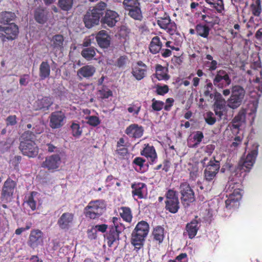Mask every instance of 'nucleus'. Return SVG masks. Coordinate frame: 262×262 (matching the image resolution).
I'll list each match as a JSON object with an SVG mask.
<instances>
[{
    "label": "nucleus",
    "mask_w": 262,
    "mask_h": 262,
    "mask_svg": "<svg viewBox=\"0 0 262 262\" xmlns=\"http://www.w3.org/2000/svg\"><path fill=\"white\" fill-rule=\"evenodd\" d=\"M258 145L254 143L245 157H243L236 170L232 172L229 181L226 186V206L229 209L236 208L242 198V190L240 188L243 171L249 172L253 167L258 154Z\"/></svg>",
    "instance_id": "1"
},
{
    "label": "nucleus",
    "mask_w": 262,
    "mask_h": 262,
    "mask_svg": "<svg viewBox=\"0 0 262 262\" xmlns=\"http://www.w3.org/2000/svg\"><path fill=\"white\" fill-rule=\"evenodd\" d=\"M106 7V3L100 2L92 9H89L83 18L85 27L90 29L96 25H98L100 21V18L104 14V10Z\"/></svg>",
    "instance_id": "2"
},
{
    "label": "nucleus",
    "mask_w": 262,
    "mask_h": 262,
    "mask_svg": "<svg viewBox=\"0 0 262 262\" xmlns=\"http://www.w3.org/2000/svg\"><path fill=\"white\" fill-rule=\"evenodd\" d=\"M212 83H208L205 94L206 96H210L214 101L213 110L215 115L220 118L224 115L227 111L228 105H226L225 100L223 98L220 93L218 92L211 93L210 89H212Z\"/></svg>",
    "instance_id": "3"
},
{
    "label": "nucleus",
    "mask_w": 262,
    "mask_h": 262,
    "mask_svg": "<svg viewBox=\"0 0 262 262\" xmlns=\"http://www.w3.org/2000/svg\"><path fill=\"white\" fill-rule=\"evenodd\" d=\"M33 139L34 135L29 132L24 133L21 136L19 149L23 155L29 157H34L38 152V148L34 142Z\"/></svg>",
    "instance_id": "4"
},
{
    "label": "nucleus",
    "mask_w": 262,
    "mask_h": 262,
    "mask_svg": "<svg viewBox=\"0 0 262 262\" xmlns=\"http://www.w3.org/2000/svg\"><path fill=\"white\" fill-rule=\"evenodd\" d=\"M149 232V225L145 221H141L136 225L132 234V243L134 246L143 245Z\"/></svg>",
    "instance_id": "5"
},
{
    "label": "nucleus",
    "mask_w": 262,
    "mask_h": 262,
    "mask_svg": "<svg viewBox=\"0 0 262 262\" xmlns=\"http://www.w3.org/2000/svg\"><path fill=\"white\" fill-rule=\"evenodd\" d=\"M105 209V204L103 200L91 201L84 209L86 216L96 219L100 216Z\"/></svg>",
    "instance_id": "6"
},
{
    "label": "nucleus",
    "mask_w": 262,
    "mask_h": 262,
    "mask_svg": "<svg viewBox=\"0 0 262 262\" xmlns=\"http://www.w3.org/2000/svg\"><path fill=\"white\" fill-rule=\"evenodd\" d=\"M18 33V27L13 23L6 27L0 26V38L3 41L14 40L17 38Z\"/></svg>",
    "instance_id": "7"
},
{
    "label": "nucleus",
    "mask_w": 262,
    "mask_h": 262,
    "mask_svg": "<svg viewBox=\"0 0 262 262\" xmlns=\"http://www.w3.org/2000/svg\"><path fill=\"white\" fill-rule=\"evenodd\" d=\"M244 95L245 91L242 87L238 85L232 86L231 96L228 103V107L232 109L237 108L241 104Z\"/></svg>",
    "instance_id": "8"
},
{
    "label": "nucleus",
    "mask_w": 262,
    "mask_h": 262,
    "mask_svg": "<svg viewBox=\"0 0 262 262\" xmlns=\"http://www.w3.org/2000/svg\"><path fill=\"white\" fill-rule=\"evenodd\" d=\"M159 26L165 29L172 36H178L179 38H182L180 34L177 32V27L174 21H171L169 16L160 17L157 21Z\"/></svg>",
    "instance_id": "9"
},
{
    "label": "nucleus",
    "mask_w": 262,
    "mask_h": 262,
    "mask_svg": "<svg viewBox=\"0 0 262 262\" xmlns=\"http://www.w3.org/2000/svg\"><path fill=\"white\" fill-rule=\"evenodd\" d=\"M220 164L219 160H216L213 157V160H210L208 164L204 170L205 180L208 182L212 181L215 178L219 169Z\"/></svg>",
    "instance_id": "10"
},
{
    "label": "nucleus",
    "mask_w": 262,
    "mask_h": 262,
    "mask_svg": "<svg viewBox=\"0 0 262 262\" xmlns=\"http://www.w3.org/2000/svg\"><path fill=\"white\" fill-rule=\"evenodd\" d=\"M166 208L170 212L176 213L179 208V202L176 192L169 190L166 193Z\"/></svg>",
    "instance_id": "11"
},
{
    "label": "nucleus",
    "mask_w": 262,
    "mask_h": 262,
    "mask_svg": "<svg viewBox=\"0 0 262 262\" xmlns=\"http://www.w3.org/2000/svg\"><path fill=\"white\" fill-rule=\"evenodd\" d=\"M180 191L181 194V201L186 205H188L194 200V192L191 187L186 182L182 183L180 186Z\"/></svg>",
    "instance_id": "12"
},
{
    "label": "nucleus",
    "mask_w": 262,
    "mask_h": 262,
    "mask_svg": "<svg viewBox=\"0 0 262 262\" xmlns=\"http://www.w3.org/2000/svg\"><path fill=\"white\" fill-rule=\"evenodd\" d=\"M15 185V182L10 179L5 181L2 189V195L0 197V203H6L11 200Z\"/></svg>",
    "instance_id": "13"
},
{
    "label": "nucleus",
    "mask_w": 262,
    "mask_h": 262,
    "mask_svg": "<svg viewBox=\"0 0 262 262\" xmlns=\"http://www.w3.org/2000/svg\"><path fill=\"white\" fill-rule=\"evenodd\" d=\"M119 17V15L117 12L107 9L105 11L104 16L101 18L100 22L104 28L106 27L112 28L116 25Z\"/></svg>",
    "instance_id": "14"
},
{
    "label": "nucleus",
    "mask_w": 262,
    "mask_h": 262,
    "mask_svg": "<svg viewBox=\"0 0 262 262\" xmlns=\"http://www.w3.org/2000/svg\"><path fill=\"white\" fill-rule=\"evenodd\" d=\"M44 234L38 229H34L31 231L28 241V245L33 249L37 248L43 244Z\"/></svg>",
    "instance_id": "15"
},
{
    "label": "nucleus",
    "mask_w": 262,
    "mask_h": 262,
    "mask_svg": "<svg viewBox=\"0 0 262 262\" xmlns=\"http://www.w3.org/2000/svg\"><path fill=\"white\" fill-rule=\"evenodd\" d=\"M61 163V158L59 155H53L46 158L41 166L49 170H54L58 168Z\"/></svg>",
    "instance_id": "16"
},
{
    "label": "nucleus",
    "mask_w": 262,
    "mask_h": 262,
    "mask_svg": "<svg viewBox=\"0 0 262 262\" xmlns=\"http://www.w3.org/2000/svg\"><path fill=\"white\" fill-rule=\"evenodd\" d=\"M66 116L61 111L52 113L50 117V125L52 128H58L64 124Z\"/></svg>",
    "instance_id": "17"
},
{
    "label": "nucleus",
    "mask_w": 262,
    "mask_h": 262,
    "mask_svg": "<svg viewBox=\"0 0 262 262\" xmlns=\"http://www.w3.org/2000/svg\"><path fill=\"white\" fill-rule=\"evenodd\" d=\"M251 67L253 70H248L247 73L250 75H256L255 79L253 78L252 81L253 82H262L261 63L259 56H257V59L251 63ZM251 81L252 79L250 78L249 82H251Z\"/></svg>",
    "instance_id": "18"
},
{
    "label": "nucleus",
    "mask_w": 262,
    "mask_h": 262,
    "mask_svg": "<svg viewBox=\"0 0 262 262\" xmlns=\"http://www.w3.org/2000/svg\"><path fill=\"white\" fill-rule=\"evenodd\" d=\"M147 66L142 61H138L133 65L132 74L138 80L142 79L146 75Z\"/></svg>",
    "instance_id": "19"
},
{
    "label": "nucleus",
    "mask_w": 262,
    "mask_h": 262,
    "mask_svg": "<svg viewBox=\"0 0 262 262\" xmlns=\"http://www.w3.org/2000/svg\"><path fill=\"white\" fill-rule=\"evenodd\" d=\"M132 194L135 200L143 199L147 195V188L146 185L143 183L134 184L132 186Z\"/></svg>",
    "instance_id": "20"
},
{
    "label": "nucleus",
    "mask_w": 262,
    "mask_h": 262,
    "mask_svg": "<svg viewBox=\"0 0 262 262\" xmlns=\"http://www.w3.org/2000/svg\"><path fill=\"white\" fill-rule=\"evenodd\" d=\"M74 214L70 212L63 213L59 218L57 224L61 229L68 230L73 224Z\"/></svg>",
    "instance_id": "21"
},
{
    "label": "nucleus",
    "mask_w": 262,
    "mask_h": 262,
    "mask_svg": "<svg viewBox=\"0 0 262 262\" xmlns=\"http://www.w3.org/2000/svg\"><path fill=\"white\" fill-rule=\"evenodd\" d=\"M124 229V226L117 227V229H115L113 227L110 228L109 232L106 236L107 243L109 247H111L114 243L119 240V233Z\"/></svg>",
    "instance_id": "22"
},
{
    "label": "nucleus",
    "mask_w": 262,
    "mask_h": 262,
    "mask_svg": "<svg viewBox=\"0 0 262 262\" xmlns=\"http://www.w3.org/2000/svg\"><path fill=\"white\" fill-rule=\"evenodd\" d=\"M157 78L158 80H168L170 76L168 74V70L167 67H163L161 64L156 66V72L152 76V79Z\"/></svg>",
    "instance_id": "23"
},
{
    "label": "nucleus",
    "mask_w": 262,
    "mask_h": 262,
    "mask_svg": "<svg viewBox=\"0 0 262 262\" xmlns=\"http://www.w3.org/2000/svg\"><path fill=\"white\" fill-rule=\"evenodd\" d=\"M143 127L137 124H132L128 126L126 130L125 133L131 138H140L143 134Z\"/></svg>",
    "instance_id": "24"
},
{
    "label": "nucleus",
    "mask_w": 262,
    "mask_h": 262,
    "mask_svg": "<svg viewBox=\"0 0 262 262\" xmlns=\"http://www.w3.org/2000/svg\"><path fill=\"white\" fill-rule=\"evenodd\" d=\"M96 41L101 48H107L110 45V38L105 30L100 31L96 35Z\"/></svg>",
    "instance_id": "25"
},
{
    "label": "nucleus",
    "mask_w": 262,
    "mask_h": 262,
    "mask_svg": "<svg viewBox=\"0 0 262 262\" xmlns=\"http://www.w3.org/2000/svg\"><path fill=\"white\" fill-rule=\"evenodd\" d=\"M200 226V222L199 220H193L187 224L186 226V232L184 234L187 233L190 238H193L196 235Z\"/></svg>",
    "instance_id": "26"
},
{
    "label": "nucleus",
    "mask_w": 262,
    "mask_h": 262,
    "mask_svg": "<svg viewBox=\"0 0 262 262\" xmlns=\"http://www.w3.org/2000/svg\"><path fill=\"white\" fill-rule=\"evenodd\" d=\"M125 10L127 12L128 15L134 19L140 21L142 19L143 16L140 3Z\"/></svg>",
    "instance_id": "27"
},
{
    "label": "nucleus",
    "mask_w": 262,
    "mask_h": 262,
    "mask_svg": "<svg viewBox=\"0 0 262 262\" xmlns=\"http://www.w3.org/2000/svg\"><path fill=\"white\" fill-rule=\"evenodd\" d=\"M48 12L43 7L36 8L34 12V18L36 22L40 24H45L47 20Z\"/></svg>",
    "instance_id": "28"
},
{
    "label": "nucleus",
    "mask_w": 262,
    "mask_h": 262,
    "mask_svg": "<svg viewBox=\"0 0 262 262\" xmlns=\"http://www.w3.org/2000/svg\"><path fill=\"white\" fill-rule=\"evenodd\" d=\"M96 71L95 67L92 65H86L80 68L77 71L78 76L81 77L89 78L92 77Z\"/></svg>",
    "instance_id": "29"
},
{
    "label": "nucleus",
    "mask_w": 262,
    "mask_h": 262,
    "mask_svg": "<svg viewBox=\"0 0 262 262\" xmlns=\"http://www.w3.org/2000/svg\"><path fill=\"white\" fill-rule=\"evenodd\" d=\"M162 46L163 44L160 37L156 36L152 38L149 46V49L152 54H156L159 53L162 49Z\"/></svg>",
    "instance_id": "30"
},
{
    "label": "nucleus",
    "mask_w": 262,
    "mask_h": 262,
    "mask_svg": "<svg viewBox=\"0 0 262 262\" xmlns=\"http://www.w3.org/2000/svg\"><path fill=\"white\" fill-rule=\"evenodd\" d=\"M52 102L51 98L48 97L38 98L34 103V106L36 110L42 108L48 109Z\"/></svg>",
    "instance_id": "31"
},
{
    "label": "nucleus",
    "mask_w": 262,
    "mask_h": 262,
    "mask_svg": "<svg viewBox=\"0 0 262 262\" xmlns=\"http://www.w3.org/2000/svg\"><path fill=\"white\" fill-rule=\"evenodd\" d=\"M141 154L151 162H155L157 158V154L152 146L147 145L141 151Z\"/></svg>",
    "instance_id": "32"
},
{
    "label": "nucleus",
    "mask_w": 262,
    "mask_h": 262,
    "mask_svg": "<svg viewBox=\"0 0 262 262\" xmlns=\"http://www.w3.org/2000/svg\"><path fill=\"white\" fill-rule=\"evenodd\" d=\"M204 135L201 132H196L192 136H190L188 139V144L189 147H195L201 143Z\"/></svg>",
    "instance_id": "33"
},
{
    "label": "nucleus",
    "mask_w": 262,
    "mask_h": 262,
    "mask_svg": "<svg viewBox=\"0 0 262 262\" xmlns=\"http://www.w3.org/2000/svg\"><path fill=\"white\" fill-rule=\"evenodd\" d=\"M16 18L14 12L10 11H3L0 13V24L9 25Z\"/></svg>",
    "instance_id": "34"
},
{
    "label": "nucleus",
    "mask_w": 262,
    "mask_h": 262,
    "mask_svg": "<svg viewBox=\"0 0 262 262\" xmlns=\"http://www.w3.org/2000/svg\"><path fill=\"white\" fill-rule=\"evenodd\" d=\"M64 37L61 34L54 35L51 39V47L53 49L61 50L63 48Z\"/></svg>",
    "instance_id": "35"
},
{
    "label": "nucleus",
    "mask_w": 262,
    "mask_h": 262,
    "mask_svg": "<svg viewBox=\"0 0 262 262\" xmlns=\"http://www.w3.org/2000/svg\"><path fill=\"white\" fill-rule=\"evenodd\" d=\"M257 106L258 102L255 101L250 103L246 110H242L245 112V115H247L252 122L256 116Z\"/></svg>",
    "instance_id": "36"
},
{
    "label": "nucleus",
    "mask_w": 262,
    "mask_h": 262,
    "mask_svg": "<svg viewBox=\"0 0 262 262\" xmlns=\"http://www.w3.org/2000/svg\"><path fill=\"white\" fill-rule=\"evenodd\" d=\"M39 75L41 80H44L50 76V66L47 61H42L41 63Z\"/></svg>",
    "instance_id": "37"
},
{
    "label": "nucleus",
    "mask_w": 262,
    "mask_h": 262,
    "mask_svg": "<svg viewBox=\"0 0 262 262\" xmlns=\"http://www.w3.org/2000/svg\"><path fill=\"white\" fill-rule=\"evenodd\" d=\"M74 0H58L57 6L62 11L69 12L73 7Z\"/></svg>",
    "instance_id": "38"
},
{
    "label": "nucleus",
    "mask_w": 262,
    "mask_h": 262,
    "mask_svg": "<svg viewBox=\"0 0 262 262\" xmlns=\"http://www.w3.org/2000/svg\"><path fill=\"white\" fill-rule=\"evenodd\" d=\"M211 8L214 9L218 13H222L224 10L223 0H204Z\"/></svg>",
    "instance_id": "39"
},
{
    "label": "nucleus",
    "mask_w": 262,
    "mask_h": 262,
    "mask_svg": "<svg viewBox=\"0 0 262 262\" xmlns=\"http://www.w3.org/2000/svg\"><path fill=\"white\" fill-rule=\"evenodd\" d=\"M210 28L205 25L201 24L196 25L195 26V31L196 35L203 38H207L208 37L210 32Z\"/></svg>",
    "instance_id": "40"
},
{
    "label": "nucleus",
    "mask_w": 262,
    "mask_h": 262,
    "mask_svg": "<svg viewBox=\"0 0 262 262\" xmlns=\"http://www.w3.org/2000/svg\"><path fill=\"white\" fill-rule=\"evenodd\" d=\"M229 70H220L217 71L216 75L214 79L213 82H220L221 80H224L225 82H231L229 76Z\"/></svg>",
    "instance_id": "41"
},
{
    "label": "nucleus",
    "mask_w": 262,
    "mask_h": 262,
    "mask_svg": "<svg viewBox=\"0 0 262 262\" xmlns=\"http://www.w3.org/2000/svg\"><path fill=\"white\" fill-rule=\"evenodd\" d=\"M145 161L142 158H136L133 161L134 164L136 165L135 169L141 172L145 171L147 169V165L145 164Z\"/></svg>",
    "instance_id": "42"
},
{
    "label": "nucleus",
    "mask_w": 262,
    "mask_h": 262,
    "mask_svg": "<svg viewBox=\"0 0 262 262\" xmlns=\"http://www.w3.org/2000/svg\"><path fill=\"white\" fill-rule=\"evenodd\" d=\"M121 217L127 222H130L132 220V214L130 209L126 207H122L119 209Z\"/></svg>",
    "instance_id": "43"
},
{
    "label": "nucleus",
    "mask_w": 262,
    "mask_h": 262,
    "mask_svg": "<svg viewBox=\"0 0 262 262\" xmlns=\"http://www.w3.org/2000/svg\"><path fill=\"white\" fill-rule=\"evenodd\" d=\"M152 235L154 239L161 243L162 242L164 237V228L161 226H157L154 228Z\"/></svg>",
    "instance_id": "44"
},
{
    "label": "nucleus",
    "mask_w": 262,
    "mask_h": 262,
    "mask_svg": "<svg viewBox=\"0 0 262 262\" xmlns=\"http://www.w3.org/2000/svg\"><path fill=\"white\" fill-rule=\"evenodd\" d=\"M245 112L241 111L239 112L238 114L234 117L233 120V127L235 128H238L242 125L245 121Z\"/></svg>",
    "instance_id": "45"
},
{
    "label": "nucleus",
    "mask_w": 262,
    "mask_h": 262,
    "mask_svg": "<svg viewBox=\"0 0 262 262\" xmlns=\"http://www.w3.org/2000/svg\"><path fill=\"white\" fill-rule=\"evenodd\" d=\"M81 54L87 60H92L96 55L95 48L93 47L84 48Z\"/></svg>",
    "instance_id": "46"
},
{
    "label": "nucleus",
    "mask_w": 262,
    "mask_h": 262,
    "mask_svg": "<svg viewBox=\"0 0 262 262\" xmlns=\"http://www.w3.org/2000/svg\"><path fill=\"white\" fill-rule=\"evenodd\" d=\"M252 13L255 16H259L261 12L260 0H255V3L251 5Z\"/></svg>",
    "instance_id": "47"
},
{
    "label": "nucleus",
    "mask_w": 262,
    "mask_h": 262,
    "mask_svg": "<svg viewBox=\"0 0 262 262\" xmlns=\"http://www.w3.org/2000/svg\"><path fill=\"white\" fill-rule=\"evenodd\" d=\"M71 129L73 136L76 138H79L81 136L82 129L80 126L79 124L76 121L72 122L71 125Z\"/></svg>",
    "instance_id": "48"
},
{
    "label": "nucleus",
    "mask_w": 262,
    "mask_h": 262,
    "mask_svg": "<svg viewBox=\"0 0 262 262\" xmlns=\"http://www.w3.org/2000/svg\"><path fill=\"white\" fill-rule=\"evenodd\" d=\"M86 123L91 126H96L100 123L99 118L96 116H86L84 117Z\"/></svg>",
    "instance_id": "49"
},
{
    "label": "nucleus",
    "mask_w": 262,
    "mask_h": 262,
    "mask_svg": "<svg viewBox=\"0 0 262 262\" xmlns=\"http://www.w3.org/2000/svg\"><path fill=\"white\" fill-rule=\"evenodd\" d=\"M37 194L36 192H33L31 195L29 197L28 201L26 204L28 205L32 210H34L36 207V201L35 200V195Z\"/></svg>",
    "instance_id": "50"
},
{
    "label": "nucleus",
    "mask_w": 262,
    "mask_h": 262,
    "mask_svg": "<svg viewBox=\"0 0 262 262\" xmlns=\"http://www.w3.org/2000/svg\"><path fill=\"white\" fill-rule=\"evenodd\" d=\"M164 103L160 100H157L155 98L152 99L151 107L155 111H160L164 108Z\"/></svg>",
    "instance_id": "51"
},
{
    "label": "nucleus",
    "mask_w": 262,
    "mask_h": 262,
    "mask_svg": "<svg viewBox=\"0 0 262 262\" xmlns=\"http://www.w3.org/2000/svg\"><path fill=\"white\" fill-rule=\"evenodd\" d=\"M11 145V140H7L0 142V154L7 151L10 147Z\"/></svg>",
    "instance_id": "52"
},
{
    "label": "nucleus",
    "mask_w": 262,
    "mask_h": 262,
    "mask_svg": "<svg viewBox=\"0 0 262 262\" xmlns=\"http://www.w3.org/2000/svg\"><path fill=\"white\" fill-rule=\"evenodd\" d=\"M156 92L160 95H164L166 94L169 90L168 87L166 85L157 84L155 86Z\"/></svg>",
    "instance_id": "53"
},
{
    "label": "nucleus",
    "mask_w": 262,
    "mask_h": 262,
    "mask_svg": "<svg viewBox=\"0 0 262 262\" xmlns=\"http://www.w3.org/2000/svg\"><path fill=\"white\" fill-rule=\"evenodd\" d=\"M205 120L206 123L209 125H213L216 122V119L213 113L207 112L205 116Z\"/></svg>",
    "instance_id": "54"
},
{
    "label": "nucleus",
    "mask_w": 262,
    "mask_h": 262,
    "mask_svg": "<svg viewBox=\"0 0 262 262\" xmlns=\"http://www.w3.org/2000/svg\"><path fill=\"white\" fill-rule=\"evenodd\" d=\"M99 92L101 98L103 99L107 98L112 95V91L105 87H103L102 89L100 90Z\"/></svg>",
    "instance_id": "55"
},
{
    "label": "nucleus",
    "mask_w": 262,
    "mask_h": 262,
    "mask_svg": "<svg viewBox=\"0 0 262 262\" xmlns=\"http://www.w3.org/2000/svg\"><path fill=\"white\" fill-rule=\"evenodd\" d=\"M141 110V105L139 104H133L129 106L127 110L128 112L133 113V115L137 116Z\"/></svg>",
    "instance_id": "56"
},
{
    "label": "nucleus",
    "mask_w": 262,
    "mask_h": 262,
    "mask_svg": "<svg viewBox=\"0 0 262 262\" xmlns=\"http://www.w3.org/2000/svg\"><path fill=\"white\" fill-rule=\"evenodd\" d=\"M217 62L216 60L208 61L204 63V66L208 68L210 71H213L216 69Z\"/></svg>",
    "instance_id": "57"
},
{
    "label": "nucleus",
    "mask_w": 262,
    "mask_h": 262,
    "mask_svg": "<svg viewBox=\"0 0 262 262\" xmlns=\"http://www.w3.org/2000/svg\"><path fill=\"white\" fill-rule=\"evenodd\" d=\"M208 19H210V17L208 15H204L203 16L204 20L208 24H211V26H213L216 24H219L220 21L219 17L215 16L212 18V20H209Z\"/></svg>",
    "instance_id": "58"
},
{
    "label": "nucleus",
    "mask_w": 262,
    "mask_h": 262,
    "mask_svg": "<svg viewBox=\"0 0 262 262\" xmlns=\"http://www.w3.org/2000/svg\"><path fill=\"white\" fill-rule=\"evenodd\" d=\"M139 3L138 0H124L123 5L125 9Z\"/></svg>",
    "instance_id": "59"
},
{
    "label": "nucleus",
    "mask_w": 262,
    "mask_h": 262,
    "mask_svg": "<svg viewBox=\"0 0 262 262\" xmlns=\"http://www.w3.org/2000/svg\"><path fill=\"white\" fill-rule=\"evenodd\" d=\"M187 257L186 253H182L178 255L174 260H171L169 262H187Z\"/></svg>",
    "instance_id": "60"
},
{
    "label": "nucleus",
    "mask_w": 262,
    "mask_h": 262,
    "mask_svg": "<svg viewBox=\"0 0 262 262\" xmlns=\"http://www.w3.org/2000/svg\"><path fill=\"white\" fill-rule=\"evenodd\" d=\"M174 100L172 98H169L166 100L165 104H164V108L166 111H169L171 106L173 105Z\"/></svg>",
    "instance_id": "61"
},
{
    "label": "nucleus",
    "mask_w": 262,
    "mask_h": 262,
    "mask_svg": "<svg viewBox=\"0 0 262 262\" xmlns=\"http://www.w3.org/2000/svg\"><path fill=\"white\" fill-rule=\"evenodd\" d=\"M117 152L120 156H124L127 153V149L123 146H117Z\"/></svg>",
    "instance_id": "62"
},
{
    "label": "nucleus",
    "mask_w": 262,
    "mask_h": 262,
    "mask_svg": "<svg viewBox=\"0 0 262 262\" xmlns=\"http://www.w3.org/2000/svg\"><path fill=\"white\" fill-rule=\"evenodd\" d=\"M6 123L8 125H14L16 123V116H10L6 119Z\"/></svg>",
    "instance_id": "63"
},
{
    "label": "nucleus",
    "mask_w": 262,
    "mask_h": 262,
    "mask_svg": "<svg viewBox=\"0 0 262 262\" xmlns=\"http://www.w3.org/2000/svg\"><path fill=\"white\" fill-rule=\"evenodd\" d=\"M127 60L126 56H120L117 60V66L118 67H122L125 65Z\"/></svg>",
    "instance_id": "64"
}]
</instances>
